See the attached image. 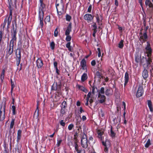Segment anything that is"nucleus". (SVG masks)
<instances>
[{
	"label": "nucleus",
	"mask_w": 153,
	"mask_h": 153,
	"mask_svg": "<svg viewBox=\"0 0 153 153\" xmlns=\"http://www.w3.org/2000/svg\"><path fill=\"white\" fill-rule=\"evenodd\" d=\"M148 5L150 7H152L153 6V4L151 2H149L148 4Z\"/></svg>",
	"instance_id": "obj_52"
},
{
	"label": "nucleus",
	"mask_w": 153,
	"mask_h": 153,
	"mask_svg": "<svg viewBox=\"0 0 153 153\" xmlns=\"http://www.w3.org/2000/svg\"><path fill=\"white\" fill-rule=\"evenodd\" d=\"M58 33V32L57 30V29L56 28V30H55L54 32V36L56 37L57 36V35Z\"/></svg>",
	"instance_id": "obj_46"
},
{
	"label": "nucleus",
	"mask_w": 153,
	"mask_h": 153,
	"mask_svg": "<svg viewBox=\"0 0 153 153\" xmlns=\"http://www.w3.org/2000/svg\"><path fill=\"white\" fill-rule=\"evenodd\" d=\"M149 27L147 26L146 27L145 29V32L144 33L143 35L140 36V39H142L143 41H146L147 38V30L149 29Z\"/></svg>",
	"instance_id": "obj_10"
},
{
	"label": "nucleus",
	"mask_w": 153,
	"mask_h": 153,
	"mask_svg": "<svg viewBox=\"0 0 153 153\" xmlns=\"http://www.w3.org/2000/svg\"><path fill=\"white\" fill-rule=\"evenodd\" d=\"M67 37L66 38V40L67 41H70L71 39V36H70L69 35H66Z\"/></svg>",
	"instance_id": "obj_39"
},
{
	"label": "nucleus",
	"mask_w": 153,
	"mask_h": 153,
	"mask_svg": "<svg viewBox=\"0 0 153 153\" xmlns=\"http://www.w3.org/2000/svg\"><path fill=\"white\" fill-rule=\"evenodd\" d=\"M123 40H122L120 42H119L118 44V47L120 48H123Z\"/></svg>",
	"instance_id": "obj_27"
},
{
	"label": "nucleus",
	"mask_w": 153,
	"mask_h": 153,
	"mask_svg": "<svg viewBox=\"0 0 153 153\" xmlns=\"http://www.w3.org/2000/svg\"><path fill=\"white\" fill-rule=\"evenodd\" d=\"M74 127V125L73 124H71L70 125L68 126V128L69 130H71Z\"/></svg>",
	"instance_id": "obj_47"
},
{
	"label": "nucleus",
	"mask_w": 153,
	"mask_h": 153,
	"mask_svg": "<svg viewBox=\"0 0 153 153\" xmlns=\"http://www.w3.org/2000/svg\"><path fill=\"white\" fill-rule=\"evenodd\" d=\"M103 131H101L100 130H98L97 131V134L98 135V137L99 138L101 139V140H102L101 135L103 134Z\"/></svg>",
	"instance_id": "obj_26"
},
{
	"label": "nucleus",
	"mask_w": 153,
	"mask_h": 153,
	"mask_svg": "<svg viewBox=\"0 0 153 153\" xmlns=\"http://www.w3.org/2000/svg\"><path fill=\"white\" fill-rule=\"evenodd\" d=\"M77 86L78 88L80 89L81 91H83L85 92V93H86L87 92V90L86 89H85L83 86H80L79 85H77Z\"/></svg>",
	"instance_id": "obj_21"
},
{
	"label": "nucleus",
	"mask_w": 153,
	"mask_h": 153,
	"mask_svg": "<svg viewBox=\"0 0 153 153\" xmlns=\"http://www.w3.org/2000/svg\"><path fill=\"white\" fill-rule=\"evenodd\" d=\"M96 75L98 76V78L101 79V77L102 78L103 76H101L100 73L99 71H97L96 73Z\"/></svg>",
	"instance_id": "obj_36"
},
{
	"label": "nucleus",
	"mask_w": 153,
	"mask_h": 153,
	"mask_svg": "<svg viewBox=\"0 0 153 153\" xmlns=\"http://www.w3.org/2000/svg\"><path fill=\"white\" fill-rule=\"evenodd\" d=\"M91 92H90L88 93V95H87V97L88 98H89L91 97Z\"/></svg>",
	"instance_id": "obj_61"
},
{
	"label": "nucleus",
	"mask_w": 153,
	"mask_h": 153,
	"mask_svg": "<svg viewBox=\"0 0 153 153\" xmlns=\"http://www.w3.org/2000/svg\"><path fill=\"white\" fill-rule=\"evenodd\" d=\"M41 3V6L39 7V18L40 19V24L42 27L43 25V18L44 17V12L43 11V9L45 7V5L43 3V1H42V2L40 1Z\"/></svg>",
	"instance_id": "obj_3"
},
{
	"label": "nucleus",
	"mask_w": 153,
	"mask_h": 153,
	"mask_svg": "<svg viewBox=\"0 0 153 153\" xmlns=\"http://www.w3.org/2000/svg\"><path fill=\"white\" fill-rule=\"evenodd\" d=\"M36 65L38 68L41 67L43 65L42 61L41 59H38L36 61Z\"/></svg>",
	"instance_id": "obj_16"
},
{
	"label": "nucleus",
	"mask_w": 153,
	"mask_h": 153,
	"mask_svg": "<svg viewBox=\"0 0 153 153\" xmlns=\"http://www.w3.org/2000/svg\"><path fill=\"white\" fill-rule=\"evenodd\" d=\"M82 119L81 117H79V119L77 120V122L76 123V125L77 126V127H79L80 128H81V124L80 122H81Z\"/></svg>",
	"instance_id": "obj_18"
},
{
	"label": "nucleus",
	"mask_w": 153,
	"mask_h": 153,
	"mask_svg": "<svg viewBox=\"0 0 153 153\" xmlns=\"http://www.w3.org/2000/svg\"><path fill=\"white\" fill-rule=\"evenodd\" d=\"M115 4L117 6H118V2L117 0H115Z\"/></svg>",
	"instance_id": "obj_60"
},
{
	"label": "nucleus",
	"mask_w": 153,
	"mask_h": 153,
	"mask_svg": "<svg viewBox=\"0 0 153 153\" xmlns=\"http://www.w3.org/2000/svg\"><path fill=\"white\" fill-rule=\"evenodd\" d=\"M81 144L82 147L84 148H87L88 147V140L86 135L84 134L81 140Z\"/></svg>",
	"instance_id": "obj_4"
},
{
	"label": "nucleus",
	"mask_w": 153,
	"mask_h": 153,
	"mask_svg": "<svg viewBox=\"0 0 153 153\" xmlns=\"http://www.w3.org/2000/svg\"><path fill=\"white\" fill-rule=\"evenodd\" d=\"M54 65L55 68H57V63L56 62H54Z\"/></svg>",
	"instance_id": "obj_63"
},
{
	"label": "nucleus",
	"mask_w": 153,
	"mask_h": 153,
	"mask_svg": "<svg viewBox=\"0 0 153 153\" xmlns=\"http://www.w3.org/2000/svg\"><path fill=\"white\" fill-rule=\"evenodd\" d=\"M147 45L146 48V52L147 53V56L149 57V58H150V57L151 55L152 49L150 47V44L148 43V42H147Z\"/></svg>",
	"instance_id": "obj_9"
},
{
	"label": "nucleus",
	"mask_w": 153,
	"mask_h": 153,
	"mask_svg": "<svg viewBox=\"0 0 153 153\" xmlns=\"http://www.w3.org/2000/svg\"><path fill=\"white\" fill-rule=\"evenodd\" d=\"M109 90L107 89L105 91V94L106 95H109Z\"/></svg>",
	"instance_id": "obj_59"
},
{
	"label": "nucleus",
	"mask_w": 153,
	"mask_h": 153,
	"mask_svg": "<svg viewBox=\"0 0 153 153\" xmlns=\"http://www.w3.org/2000/svg\"><path fill=\"white\" fill-rule=\"evenodd\" d=\"M102 144L105 146V147L104 149V151L105 152H107L108 151V149L107 147V146L108 145H110V142H109L108 140H105V141L103 140L102 141Z\"/></svg>",
	"instance_id": "obj_12"
},
{
	"label": "nucleus",
	"mask_w": 153,
	"mask_h": 153,
	"mask_svg": "<svg viewBox=\"0 0 153 153\" xmlns=\"http://www.w3.org/2000/svg\"><path fill=\"white\" fill-rule=\"evenodd\" d=\"M115 134L114 131H113L112 129L111 128V135L112 137H114L115 136Z\"/></svg>",
	"instance_id": "obj_38"
},
{
	"label": "nucleus",
	"mask_w": 153,
	"mask_h": 153,
	"mask_svg": "<svg viewBox=\"0 0 153 153\" xmlns=\"http://www.w3.org/2000/svg\"><path fill=\"white\" fill-rule=\"evenodd\" d=\"M105 101V100L104 99H100V102L101 103H102Z\"/></svg>",
	"instance_id": "obj_62"
},
{
	"label": "nucleus",
	"mask_w": 153,
	"mask_h": 153,
	"mask_svg": "<svg viewBox=\"0 0 153 153\" xmlns=\"http://www.w3.org/2000/svg\"><path fill=\"white\" fill-rule=\"evenodd\" d=\"M67 106L66 102L65 101H64L62 104V108H65Z\"/></svg>",
	"instance_id": "obj_34"
},
{
	"label": "nucleus",
	"mask_w": 153,
	"mask_h": 153,
	"mask_svg": "<svg viewBox=\"0 0 153 153\" xmlns=\"http://www.w3.org/2000/svg\"><path fill=\"white\" fill-rule=\"evenodd\" d=\"M98 97H100L101 99L105 100V97L104 95H101L100 94H98Z\"/></svg>",
	"instance_id": "obj_33"
},
{
	"label": "nucleus",
	"mask_w": 153,
	"mask_h": 153,
	"mask_svg": "<svg viewBox=\"0 0 153 153\" xmlns=\"http://www.w3.org/2000/svg\"><path fill=\"white\" fill-rule=\"evenodd\" d=\"M14 121H15L14 119H12V121L11 122L10 124V129L12 128L13 127V126L14 125Z\"/></svg>",
	"instance_id": "obj_30"
},
{
	"label": "nucleus",
	"mask_w": 153,
	"mask_h": 153,
	"mask_svg": "<svg viewBox=\"0 0 153 153\" xmlns=\"http://www.w3.org/2000/svg\"><path fill=\"white\" fill-rule=\"evenodd\" d=\"M87 78V76L86 74L84 73L82 76L81 80L82 82H84Z\"/></svg>",
	"instance_id": "obj_25"
},
{
	"label": "nucleus",
	"mask_w": 153,
	"mask_h": 153,
	"mask_svg": "<svg viewBox=\"0 0 153 153\" xmlns=\"http://www.w3.org/2000/svg\"><path fill=\"white\" fill-rule=\"evenodd\" d=\"M97 21L98 23V24H100V19L98 17H97Z\"/></svg>",
	"instance_id": "obj_57"
},
{
	"label": "nucleus",
	"mask_w": 153,
	"mask_h": 153,
	"mask_svg": "<svg viewBox=\"0 0 153 153\" xmlns=\"http://www.w3.org/2000/svg\"><path fill=\"white\" fill-rule=\"evenodd\" d=\"M93 18V17L91 14H86L84 16V19L85 20L91 21Z\"/></svg>",
	"instance_id": "obj_15"
},
{
	"label": "nucleus",
	"mask_w": 153,
	"mask_h": 153,
	"mask_svg": "<svg viewBox=\"0 0 153 153\" xmlns=\"http://www.w3.org/2000/svg\"><path fill=\"white\" fill-rule=\"evenodd\" d=\"M56 7L58 14L61 15L64 12V5L62 0H56Z\"/></svg>",
	"instance_id": "obj_2"
},
{
	"label": "nucleus",
	"mask_w": 153,
	"mask_h": 153,
	"mask_svg": "<svg viewBox=\"0 0 153 153\" xmlns=\"http://www.w3.org/2000/svg\"><path fill=\"white\" fill-rule=\"evenodd\" d=\"M22 131L20 130H19L17 132V141L18 142L20 140L21 137Z\"/></svg>",
	"instance_id": "obj_22"
},
{
	"label": "nucleus",
	"mask_w": 153,
	"mask_h": 153,
	"mask_svg": "<svg viewBox=\"0 0 153 153\" xmlns=\"http://www.w3.org/2000/svg\"><path fill=\"white\" fill-rule=\"evenodd\" d=\"M16 57L17 65L19 66L21 60V50L20 49L18 48L16 50Z\"/></svg>",
	"instance_id": "obj_7"
},
{
	"label": "nucleus",
	"mask_w": 153,
	"mask_h": 153,
	"mask_svg": "<svg viewBox=\"0 0 153 153\" xmlns=\"http://www.w3.org/2000/svg\"><path fill=\"white\" fill-rule=\"evenodd\" d=\"M104 89L103 87H102L101 88L100 91L99 92V94L100 93L104 94Z\"/></svg>",
	"instance_id": "obj_40"
},
{
	"label": "nucleus",
	"mask_w": 153,
	"mask_h": 153,
	"mask_svg": "<svg viewBox=\"0 0 153 153\" xmlns=\"http://www.w3.org/2000/svg\"><path fill=\"white\" fill-rule=\"evenodd\" d=\"M91 5L89 6V7L88 9V11L89 12H91Z\"/></svg>",
	"instance_id": "obj_51"
},
{
	"label": "nucleus",
	"mask_w": 153,
	"mask_h": 153,
	"mask_svg": "<svg viewBox=\"0 0 153 153\" xmlns=\"http://www.w3.org/2000/svg\"><path fill=\"white\" fill-rule=\"evenodd\" d=\"M71 19V17L69 15H67L66 16V19L67 21H70Z\"/></svg>",
	"instance_id": "obj_43"
},
{
	"label": "nucleus",
	"mask_w": 153,
	"mask_h": 153,
	"mask_svg": "<svg viewBox=\"0 0 153 153\" xmlns=\"http://www.w3.org/2000/svg\"><path fill=\"white\" fill-rule=\"evenodd\" d=\"M86 118L85 116H83L82 117V119L83 121L85 120H86Z\"/></svg>",
	"instance_id": "obj_64"
},
{
	"label": "nucleus",
	"mask_w": 153,
	"mask_h": 153,
	"mask_svg": "<svg viewBox=\"0 0 153 153\" xmlns=\"http://www.w3.org/2000/svg\"><path fill=\"white\" fill-rule=\"evenodd\" d=\"M150 2V0H146L145 1V4L146 5H147Z\"/></svg>",
	"instance_id": "obj_58"
},
{
	"label": "nucleus",
	"mask_w": 153,
	"mask_h": 153,
	"mask_svg": "<svg viewBox=\"0 0 153 153\" xmlns=\"http://www.w3.org/2000/svg\"><path fill=\"white\" fill-rule=\"evenodd\" d=\"M15 86V85L14 83H11V93L12 94L13 92V88Z\"/></svg>",
	"instance_id": "obj_41"
},
{
	"label": "nucleus",
	"mask_w": 153,
	"mask_h": 153,
	"mask_svg": "<svg viewBox=\"0 0 153 153\" xmlns=\"http://www.w3.org/2000/svg\"><path fill=\"white\" fill-rule=\"evenodd\" d=\"M9 1V7L10 10V16H12V10L14 7L16 8V0H8Z\"/></svg>",
	"instance_id": "obj_5"
},
{
	"label": "nucleus",
	"mask_w": 153,
	"mask_h": 153,
	"mask_svg": "<svg viewBox=\"0 0 153 153\" xmlns=\"http://www.w3.org/2000/svg\"><path fill=\"white\" fill-rule=\"evenodd\" d=\"M13 46L14 43L10 42L9 45V48L8 51V54L9 55H10L13 53Z\"/></svg>",
	"instance_id": "obj_13"
},
{
	"label": "nucleus",
	"mask_w": 153,
	"mask_h": 153,
	"mask_svg": "<svg viewBox=\"0 0 153 153\" xmlns=\"http://www.w3.org/2000/svg\"><path fill=\"white\" fill-rule=\"evenodd\" d=\"M60 124L61 125L63 126H65V123L63 122V120H61L60 122Z\"/></svg>",
	"instance_id": "obj_48"
},
{
	"label": "nucleus",
	"mask_w": 153,
	"mask_h": 153,
	"mask_svg": "<svg viewBox=\"0 0 153 153\" xmlns=\"http://www.w3.org/2000/svg\"><path fill=\"white\" fill-rule=\"evenodd\" d=\"M143 85L142 83L141 85L139 86L136 94L137 97H140L142 95L143 92Z\"/></svg>",
	"instance_id": "obj_8"
},
{
	"label": "nucleus",
	"mask_w": 153,
	"mask_h": 153,
	"mask_svg": "<svg viewBox=\"0 0 153 153\" xmlns=\"http://www.w3.org/2000/svg\"><path fill=\"white\" fill-rule=\"evenodd\" d=\"M147 105L149 106V107L150 109V111L152 112H153V108L152 107V103L150 100H148L147 101Z\"/></svg>",
	"instance_id": "obj_19"
},
{
	"label": "nucleus",
	"mask_w": 153,
	"mask_h": 153,
	"mask_svg": "<svg viewBox=\"0 0 153 153\" xmlns=\"http://www.w3.org/2000/svg\"><path fill=\"white\" fill-rule=\"evenodd\" d=\"M10 16L9 17L8 20H5L4 23L3 27H5V26L6 25V23H7V27H8L9 25L10 24L11 20H9V18L10 17Z\"/></svg>",
	"instance_id": "obj_23"
},
{
	"label": "nucleus",
	"mask_w": 153,
	"mask_h": 153,
	"mask_svg": "<svg viewBox=\"0 0 153 153\" xmlns=\"http://www.w3.org/2000/svg\"><path fill=\"white\" fill-rule=\"evenodd\" d=\"M2 32L1 31H0V41H1L2 36Z\"/></svg>",
	"instance_id": "obj_50"
},
{
	"label": "nucleus",
	"mask_w": 153,
	"mask_h": 153,
	"mask_svg": "<svg viewBox=\"0 0 153 153\" xmlns=\"http://www.w3.org/2000/svg\"><path fill=\"white\" fill-rule=\"evenodd\" d=\"M55 46V44L53 42H52L51 43V48L53 50L54 49Z\"/></svg>",
	"instance_id": "obj_42"
},
{
	"label": "nucleus",
	"mask_w": 153,
	"mask_h": 153,
	"mask_svg": "<svg viewBox=\"0 0 153 153\" xmlns=\"http://www.w3.org/2000/svg\"><path fill=\"white\" fill-rule=\"evenodd\" d=\"M66 47L68 48L71 47L70 46V42H69L67 43V44L66 45Z\"/></svg>",
	"instance_id": "obj_53"
},
{
	"label": "nucleus",
	"mask_w": 153,
	"mask_h": 153,
	"mask_svg": "<svg viewBox=\"0 0 153 153\" xmlns=\"http://www.w3.org/2000/svg\"><path fill=\"white\" fill-rule=\"evenodd\" d=\"M65 108H62V109L61 110V113L62 114H64L65 113Z\"/></svg>",
	"instance_id": "obj_44"
},
{
	"label": "nucleus",
	"mask_w": 153,
	"mask_h": 153,
	"mask_svg": "<svg viewBox=\"0 0 153 153\" xmlns=\"http://www.w3.org/2000/svg\"><path fill=\"white\" fill-rule=\"evenodd\" d=\"M71 30V24L70 23L68 26L67 27V30L66 31L65 34L66 35H69L70 32Z\"/></svg>",
	"instance_id": "obj_14"
},
{
	"label": "nucleus",
	"mask_w": 153,
	"mask_h": 153,
	"mask_svg": "<svg viewBox=\"0 0 153 153\" xmlns=\"http://www.w3.org/2000/svg\"><path fill=\"white\" fill-rule=\"evenodd\" d=\"M146 66H145L146 65H144V67L145 69H144L142 73V76L144 79L147 78L148 76L147 70L149 69L151 71V70L153 69V68L150 65L151 63L152 62L151 59V58H148V59L146 60Z\"/></svg>",
	"instance_id": "obj_1"
},
{
	"label": "nucleus",
	"mask_w": 153,
	"mask_h": 153,
	"mask_svg": "<svg viewBox=\"0 0 153 153\" xmlns=\"http://www.w3.org/2000/svg\"><path fill=\"white\" fill-rule=\"evenodd\" d=\"M125 82L124 85L125 86L126 84L127 83L128 80V74L127 72H126L125 75Z\"/></svg>",
	"instance_id": "obj_20"
},
{
	"label": "nucleus",
	"mask_w": 153,
	"mask_h": 153,
	"mask_svg": "<svg viewBox=\"0 0 153 153\" xmlns=\"http://www.w3.org/2000/svg\"><path fill=\"white\" fill-rule=\"evenodd\" d=\"M16 30H14V28H13V33H12V35L13 36L12 39L11 40L10 42L14 43V41H16Z\"/></svg>",
	"instance_id": "obj_11"
},
{
	"label": "nucleus",
	"mask_w": 153,
	"mask_h": 153,
	"mask_svg": "<svg viewBox=\"0 0 153 153\" xmlns=\"http://www.w3.org/2000/svg\"><path fill=\"white\" fill-rule=\"evenodd\" d=\"M81 65L82 66H86V61L84 59L82 60L81 62Z\"/></svg>",
	"instance_id": "obj_31"
},
{
	"label": "nucleus",
	"mask_w": 153,
	"mask_h": 153,
	"mask_svg": "<svg viewBox=\"0 0 153 153\" xmlns=\"http://www.w3.org/2000/svg\"><path fill=\"white\" fill-rule=\"evenodd\" d=\"M5 72V70L4 69H3L2 71V73L1 74V76H3V75L4 76Z\"/></svg>",
	"instance_id": "obj_54"
},
{
	"label": "nucleus",
	"mask_w": 153,
	"mask_h": 153,
	"mask_svg": "<svg viewBox=\"0 0 153 153\" xmlns=\"http://www.w3.org/2000/svg\"><path fill=\"white\" fill-rule=\"evenodd\" d=\"M135 61L137 63L140 62L142 63V61L141 60V56H137L135 58Z\"/></svg>",
	"instance_id": "obj_24"
},
{
	"label": "nucleus",
	"mask_w": 153,
	"mask_h": 153,
	"mask_svg": "<svg viewBox=\"0 0 153 153\" xmlns=\"http://www.w3.org/2000/svg\"><path fill=\"white\" fill-rule=\"evenodd\" d=\"M98 92V89L97 88L93 87V89L92 90V94H95V93L96 92Z\"/></svg>",
	"instance_id": "obj_29"
},
{
	"label": "nucleus",
	"mask_w": 153,
	"mask_h": 153,
	"mask_svg": "<svg viewBox=\"0 0 153 153\" xmlns=\"http://www.w3.org/2000/svg\"><path fill=\"white\" fill-rule=\"evenodd\" d=\"M2 111H3L2 115H0V120L1 121L3 120L5 118V108L4 105L3 106Z\"/></svg>",
	"instance_id": "obj_17"
},
{
	"label": "nucleus",
	"mask_w": 153,
	"mask_h": 153,
	"mask_svg": "<svg viewBox=\"0 0 153 153\" xmlns=\"http://www.w3.org/2000/svg\"><path fill=\"white\" fill-rule=\"evenodd\" d=\"M61 83L60 80H58L56 83L53 84L52 87V90L59 91L61 88Z\"/></svg>",
	"instance_id": "obj_6"
},
{
	"label": "nucleus",
	"mask_w": 153,
	"mask_h": 153,
	"mask_svg": "<svg viewBox=\"0 0 153 153\" xmlns=\"http://www.w3.org/2000/svg\"><path fill=\"white\" fill-rule=\"evenodd\" d=\"M151 144L150 141L149 139L148 140L146 144L145 145V147L146 148L148 147L149 145Z\"/></svg>",
	"instance_id": "obj_32"
},
{
	"label": "nucleus",
	"mask_w": 153,
	"mask_h": 153,
	"mask_svg": "<svg viewBox=\"0 0 153 153\" xmlns=\"http://www.w3.org/2000/svg\"><path fill=\"white\" fill-rule=\"evenodd\" d=\"M75 149L76 150L77 152H78L77 153H80L81 151H79L78 150V145L75 142Z\"/></svg>",
	"instance_id": "obj_35"
},
{
	"label": "nucleus",
	"mask_w": 153,
	"mask_h": 153,
	"mask_svg": "<svg viewBox=\"0 0 153 153\" xmlns=\"http://www.w3.org/2000/svg\"><path fill=\"white\" fill-rule=\"evenodd\" d=\"M13 113V115L16 114V107L14 105H13L12 107Z\"/></svg>",
	"instance_id": "obj_37"
},
{
	"label": "nucleus",
	"mask_w": 153,
	"mask_h": 153,
	"mask_svg": "<svg viewBox=\"0 0 153 153\" xmlns=\"http://www.w3.org/2000/svg\"><path fill=\"white\" fill-rule=\"evenodd\" d=\"M96 64V62L95 60H93L91 62V64L92 66H94Z\"/></svg>",
	"instance_id": "obj_49"
},
{
	"label": "nucleus",
	"mask_w": 153,
	"mask_h": 153,
	"mask_svg": "<svg viewBox=\"0 0 153 153\" xmlns=\"http://www.w3.org/2000/svg\"><path fill=\"white\" fill-rule=\"evenodd\" d=\"M3 106H1V109H0V115H2V111H2V109H3Z\"/></svg>",
	"instance_id": "obj_55"
},
{
	"label": "nucleus",
	"mask_w": 153,
	"mask_h": 153,
	"mask_svg": "<svg viewBox=\"0 0 153 153\" xmlns=\"http://www.w3.org/2000/svg\"><path fill=\"white\" fill-rule=\"evenodd\" d=\"M50 16H47L45 19V22L46 23L49 22L50 21Z\"/></svg>",
	"instance_id": "obj_28"
},
{
	"label": "nucleus",
	"mask_w": 153,
	"mask_h": 153,
	"mask_svg": "<svg viewBox=\"0 0 153 153\" xmlns=\"http://www.w3.org/2000/svg\"><path fill=\"white\" fill-rule=\"evenodd\" d=\"M97 50H98V56L99 57H100L101 56V55L100 49V48H97Z\"/></svg>",
	"instance_id": "obj_45"
},
{
	"label": "nucleus",
	"mask_w": 153,
	"mask_h": 153,
	"mask_svg": "<svg viewBox=\"0 0 153 153\" xmlns=\"http://www.w3.org/2000/svg\"><path fill=\"white\" fill-rule=\"evenodd\" d=\"M62 141V140H59L58 141V142H57V144L58 146H59L60 144L61 143Z\"/></svg>",
	"instance_id": "obj_56"
}]
</instances>
